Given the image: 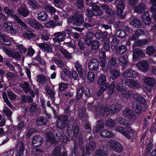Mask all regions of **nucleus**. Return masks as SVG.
I'll use <instances>...</instances> for the list:
<instances>
[{
	"instance_id": "f257e3e1",
	"label": "nucleus",
	"mask_w": 156,
	"mask_h": 156,
	"mask_svg": "<svg viewBox=\"0 0 156 156\" xmlns=\"http://www.w3.org/2000/svg\"><path fill=\"white\" fill-rule=\"evenodd\" d=\"M92 103H89L88 107L90 110H92L97 114H100L104 115H107L109 114V107L108 105L103 106L101 103H98L94 106V109L92 108Z\"/></svg>"
},
{
	"instance_id": "f03ea898",
	"label": "nucleus",
	"mask_w": 156,
	"mask_h": 156,
	"mask_svg": "<svg viewBox=\"0 0 156 156\" xmlns=\"http://www.w3.org/2000/svg\"><path fill=\"white\" fill-rule=\"evenodd\" d=\"M51 108L56 118H58L57 126V127L59 129H63L66 125L68 118L66 116L61 115L58 117L56 113V110L52 107Z\"/></svg>"
},
{
	"instance_id": "7ed1b4c3",
	"label": "nucleus",
	"mask_w": 156,
	"mask_h": 156,
	"mask_svg": "<svg viewBox=\"0 0 156 156\" xmlns=\"http://www.w3.org/2000/svg\"><path fill=\"white\" fill-rule=\"evenodd\" d=\"M4 11L5 13L8 15L12 18H14L17 22L20 25L24 27H27L26 24L23 22L16 15L13 14V12L10 10L8 7H6L4 8Z\"/></svg>"
},
{
	"instance_id": "20e7f679",
	"label": "nucleus",
	"mask_w": 156,
	"mask_h": 156,
	"mask_svg": "<svg viewBox=\"0 0 156 156\" xmlns=\"http://www.w3.org/2000/svg\"><path fill=\"white\" fill-rule=\"evenodd\" d=\"M107 145L110 148L118 152H120L122 151V148L121 144L114 140L108 141L107 143Z\"/></svg>"
},
{
	"instance_id": "39448f33",
	"label": "nucleus",
	"mask_w": 156,
	"mask_h": 156,
	"mask_svg": "<svg viewBox=\"0 0 156 156\" xmlns=\"http://www.w3.org/2000/svg\"><path fill=\"white\" fill-rule=\"evenodd\" d=\"M57 138H55L53 134L51 133H49L46 135V138L47 144L49 145L51 144L55 143L57 142L59 140L61 137V134L60 133L56 134Z\"/></svg>"
},
{
	"instance_id": "423d86ee",
	"label": "nucleus",
	"mask_w": 156,
	"mask_h": 156,
	"mask_svg": "<svg viewBox=\"0 0 156 156\" xmlns=\"http://www.w3.org/2000/svg\"><path fill=\"white\" fill-rule=\"evenodd\" d=\"M53 35L56 37L53 38V41L54 43H60L63 41L66 34L65 32H59L55 33Z\"/></svg>"
},
{
	"instance_id": "0eeeda50",
	"label": "nucleus",
	"mask_w": 156,
	"mask_h": 156,
	"mask_svg": "<svg viewBox=\"0 0 156 156\" xmlns=\"http://www.w3.org/2000/svg\"><path fill=\"white\" fill-rule=\"evenodd\" d=\"M125 82L128 86L134 89H137L141 87L140 84L137 80L127 79L125 80Z\"/></svg>"
},
{
	"instance_id": "6e6552de",
	"label": "nucleus",
	"mask_w": 156,
	"mask_h": 156,
	"mask_svg": "<svg viewBox=\"0 0 156 156\" xmlns=\"http://www.w3.org/2000/svg\"><path fill=\"white\" fill-rule=\"evenodd\" d=\"M3 26L8 32L12 36L15 35L16 30L13 27L11 22H6L4 23Z\"/></svg>"
},
{
	"instance_id": "1a4fd4ad",
	"label": "nucleus",
	"mask_w": 156,
	"mask_h": 156,
	"mask_svg": "<svg viewBox=\"0 0 156 156\" xmlns=\"http://www.w3.org/2000/svg\"><path fill=\"white\" fill-rule=\"evenodd\" d=\"M123 115L132 121L135 120L136 117L133 113L132 110L129 108L125 109L122 112Z\"/></svg>"
},
{
	"instance_id": "9d476101",
	"label": "nucleus",
	"mask_w": 156,
	"mask_h": 156,
	"mask_svg": "<svg viewBox=\"0 0 156 156\" xmlns=\"http://www.w3.org/2000/svg\"><path fill=\"white\" fill-rule=\"evenodd\" d=\"M89 69L93 70H98L99 69V62L96 59H91L88 63Z\"/></svg>"
},
{
	"instance_id": "9b49d317",
	"label": "nucleus",
	"mask_w": 156,
	"mask_h": 156,
	"mask_svg": "<svg viewBox=\"0 0 156 156\" xmlns=\"http://www.w3.org/2000/svg\"><path fill=\"white\" fill-rule=\"evenodd\" d=\"M138 75V73L135 70L129 69L124 72L123 76L124 77L136 78Z\"/></svg>"
},
{
	"instance_id": "f8f14e48",
	"label": "nucleus",
	"mask_w": 156,
	"mask_h": 156,
	"mask_svg": "<svg viewBox=\"0 0 156 156\" xmlns=\"http://www.w3.org/2000/svg\"><path fill=\"white\" fill-rule=\"evenodd\" d=\"M96 144L95 142L91 141L87 143L86 145V154L85 156H88L96 148Z\"/></svg>"
},
{
	"instance_id": "ddd939ff",
	"label": "nucleus",
	"mask_w": 156,
	"mask_h": 156,
	"mask_svg": "<svg viewBox=\"0 0 156 156\" xmlns=\"http://www.w3.org/2000/svg\"><path fill=\"white\" fill-rule=\"evenodd\" d=\"M136 66L139 69L144 72L147 71L148 70L149 67L148 62L144 61L137 63Z\"/></svg>"
},
{
	"instance_id": "4468645a",
	"label": "nucleus",
	"mask_w": 156,
	"mask_h": 156,
	"mask_svg": "<svg viewBox=\"0 0 156 156\" xmlns=\"http://www.w3.org/2000/svg\"><path fill=\"white\" fill-rule=\"evenodd\" d=\"M55 50H59L66 59H69L72 58V54L69 53L67 50L64 49L62 47L58 45L55 48Z\"/></svg>"
},
{
	"instance_id": "2eb2a0df",
	"label": "nucleus",
	"mask_w": 156,
	"mask_h": 156,
	"mask_svg": "<svg viewBox=\"0 0 156 156\" xmlns=\"http://www.w3.org/2000/svg\"><path fill=\"white\" fill-rule=\"evenodd\" d=\"M37 45L41 49L47 53H51L52 52V47L51 45L42 43L37 44Z\"/></svg>"
},
{
	"instance_id": "dca6fc26",
	"label": "nucleus",
	"mask_w": 156,
	"mask_h": 156,
	"mask_svg": "<svg viewBox=\"0 0 156 156\" xmlns=\"http://www.w3.org/2000/svg\"><path fill=\"white\" fill-rule=\"evenodd\" d=\"M94 34L92 32H89L86 34L84 39L85 44L89 46L93 43Z\"/></svg>"
},
{
	"instance_id": "f3484780",
	"label": "nucleus",
	"mask_w": 156,
	"mask_h": 156,
	"mask_svg": "<svg viewBox=\"0 0 156 156\" xmlns=\"http://www.w3.org/2000/svg\"><path fill=\"white\" fill-rule=\"evenodd\" d=\"M74 16V24L76 26H79L82 24L83 21V16L78 12H76Z\"/></svg>"
},
{
	"instance_id": "a211bd4d",
	"label": "nucleus",
	"mask_w": 156,
	"mask_h": 156,
	"mask_svg": "<svg viewBox=\"0 0 156 156\" xmlns=\"http://www.w3.org/2000/svg\"><path fill=\"white\" fill-rule=\"evenodd\" d=\"M90 6L92 7V9L94 12V15L98 16L102 15L103 11L100 9L99 7L95 4L94 3L91 2L90 3Z\"/></svg>"
},
{
	"instance_id": "6ab92c4d",
	"label": "nucleus",
	"mask_w": 156,
	"mask_h": 156,
	"mask_svg": "<svg viewBox=\"0 0 156 156\" xmlns=\"http://www.w3.org/2000/svg\"><path fill=\"white\" fill-rule=\"evenodd\" d=\"M13 41V39L6 34L4 35L2 38L0 39V42L7 45H11L12 42Z\"/></svg>"
},
{
	"instance_id": "aec40b11",
	"label": "nucleus",
	"mask_w": 156,
	"mask_h": 156,
	"mask_svg": "<svg viewBox=\"0 0 156 156\" xmlns=\"http://www.w3.org/2000/svg\"><path fill=\"white\" fill-rule=\"evenodd\" d=\"M110 76L112 80H115L119 77L120 72V71L114 68L110 67Z\"/></svg>"
},
{
	"instance_id": "412c9836",
	"label": "nucleus",
	"mask_w": 156,
	"mask_h": 156,
	"mask_svg": "<svg viewBox=\"0 0 156 156\" xmlns=\"http://www.w3.org/2000/svg\"><path fill=\"white\" fill-rule=\"evenodd\" d=\"M43 141V140L41 136H34L32 139V144L34 147H38L40 146Z\"/></svg>"
},
{
	"instance_id": "4be33fe9",
	"label": "nucleus",
	"mask_w": 156,
	"mask_h": 156,
	"mask_svg": "<svg viewBox=\"0 0 156 156\" xmlns=\"http://www.w3.org/2000/svg\"><path fill=\"white\" fill-rule=\"evenodd\" d=\"M144 55V52L138 48H136L133 51V57L135 59H137Z\"/></svg>"
},
{
	"instance_id": "5701e85b",
	"label": "nucleus",
	"mask_w": 156,
	"mask_h": 156,
	"mask_svg": "<svg viewBox=\"0 0 156 156\" xmlns=\"http://www.w3.org/2000/svg\"><path fill=\"white\" fill-rule=\"evenodd\" d=\"M144 82L147 85L151 86H154L155 85V80L153 77L146 76L143 80Z\"/></svg>"
},
{
	"instance_id": "b1692460",
	"label": "nucleus",
	"mask_w": 156,
	"mask_h": 156,
	"mask_svg": "<svg viewBox=\"0 0 156 156\" xmlns=\"http://www.w3.org/2000/svg\"><path fill=\"white\" fill-rule=\"evenodd\" d=\"M74 66L80 77L82 78H83L82 66L81 64L78 61H76L74 63Z\"/></svg>"
},
{
	"instance_id": "393cba45",
	"label": "nucleus",
	"mask_w": 156,
	"mask_h": 156,
	"mask_svg": "<svg viewBox=\"0 0 156 156\" xmlns=\"http://www.w3.org/2000/svg\"><path fill=\"white\" fill-rule=\"evenodd\" d=\"M116 119L119 124H123L127 128H130V122L124 118L119 117L116 118Z\"/></svg>"
},
{
	"instance_id": "a878e982",
	"label": "nucleus",
	"mask_w": 156,
	"mask_h": 156,
	"mask_svg": "<svg viewBox=\"0 0 156 156\" xmlns=\"http://www.w3.org/2000/svg\"><path fill=\"white\" fill-rule=\"evenodd\" d=\"M106 76L103 74H101L99 76L98 80V84L101 87H103L104 85H106L107 88L109 83H106Z\"/></svg>"
},
{
	"instance_id": "bb28decb",
	"label": "nucleus",
	"mask_w": 156,
	"mask_h": 156,
	"mask_svg": "<svg viewBox=\"0 0 156 156\" xmlns=\"http://www.w3.org/2000/svg\"><path fill=\"white\" fill-rule=\"evenodd\" d=\"M133 98L141 104H144L146 103V100L139 94L136 93L133 94Z\"/></svg>"
},
{
	"instance_id": "cd10ccee",
	"label": "nucleus",
	"mask_w": 156,
	"mask_h": 156,
	"mask_svg": "<svg viewBox=\"0 0 156 156\" xmlns=\"http://www.w3.org/2000/svg\"><path fill=\"white\" fill-rule=\"evenodd\" d=\"M150 2L153 6L151 8L150 12L153 13L152 15L153 17L155 20H156V0H151Z\"/></svg>"
},
{
	"instance_id": "c85d7f7f",
	"label": "nucleus",
	"mask_w": 156,
	"mask_h": 156,
	"mask_svg": "<svg viewBox=\"0 0 156 156\" xmlns=\"http://www.w3.org/2000/svg\"><path fill=\"white\" fill-rule=\"evenodd\" d=\"M145 4L142 3L136 7L134 10L136 12L138 13H141L145 11Z\"/></svg>"
},
{
	"instance_id": "c756f323",
	"label": "nucleus",
	"mask_w": 156,
	"mask_h": 156,
	"mask_svg": "<svg viewBox=\"0 0 156 156\" xmlns=\"http://www.w3.org/2000/svg\"><path fill=\"white\" fill-rule=\"evenodd\" d=\"M100 134L102 137H103L109 138L114 136V133L106 129H104L102 131Z\"/></svg>"
},
{
	"instance_id": "7c9ffc66",
	"label": "nucleus",
	"mask_w": 156,
	"mask_h": 156,
	"mask_svg": "<svg viewBox=\"0 0 156 156\" xmlns=\"http://www.w3.org/2000/svg\"><path fill=\"white\" fill-rule=\"evenodd\" d=\"M142 18L143 22L146 25H148L151 22V20L150 18L149 14L148 11H146L142 15Z\"/></svg>"
},
{
	"instance_id": "2f4dec72",
	"label": "nucleus",
	"mask_w": 156,
	"mask_h": 156,
	"mask_svg": "<svg viewBox=\"0 0 156 156\" xmlns=\"http://www.w3.org/2000/svg\"><path fill=\"white\" fill-rule=\"evenodd\" d=\"M132 107L133 110L136 113H139L142 112V109L141 106L136 102L133 103Z\"/></svg>"
},
{
	"instance_id": "473e14b6",
	"label": "nucleus",
	"mask_w": 156,
	"mask_h": 156,
	"mask_svg": "<svg viewBox=\"0 0 156 156\" xmlns=\"http://www.w3.org/2000/svg\"><path fill=\"white\" fill-rule=\"evenodd\" d=\"M128 56L127 55H124L119 57L118 59L119 63L122 66L127 64L128 63Z\"/></svg>"
},
{
	"instance_id": "72a5a7b5",
	"label": "nucleus",
	"mask_w": 156,
	"mask_h": 156,
	"mask_svg": "<svg viewBox=\"0 0 156 156\" xmlns=\"http://www.w3.org/2000/svg\"><path fill=\"white\" fill-rule=\"evenodd\" d=\"M125 8V5L122 1H120L117 6V13L121 15L123 12Z\"/></svg>"
},
{
	"instance_id": "f704fd0d",
	"label": "nucleus",
	"mask_w": 156,
	"mask_h": 156,
	"mask_svg": "<svg viewBox=\"0 0 156 156\" xmlns=\"http://www.w3.org/2000/svg\"><path fill=\"white\" fill-rule=\"evenodd\" d=\"M122 108V106L120 104L115 103L111 106L110 110L113 112H119Z\"/></svg>"
},
{
	"instance_id": "c9c22d12",
	"label": "nucleus",
	"mask_w": 156,
	"mask_h": 156,
	"mask_svg": "<svg viewBox=\"0 0 156 156\" xmlns=\"http://www.w3.org/2000/svg\"><path fill=\"white\" fill-rule=\"evenodd\" d=\"M60 152V148L59 147H57L54 150L52 156H67L66 152H64L62 154H61Z\"/></svg>"
},
{
	"instance_id": "e433bc0d",
	"label": "nucleus",
	"mask_w": 156,
	"mask_h": 156,
	"mask_svg": "<svg viewBox=\"0 0 156 156\" xmlns=\"http://www.w3.org/2000/svg\"><path fill=\"white\" fill-rule=\"evenodd\" d=\"M109 64V61L105 60L104 59H102L100 63V65L102 67L104 72L107 71L108 67Z\"/></svg>"
},
{
	"instance_id": "4c0bfd02",
	"label": "nucleus",
	"mask_w": 156,
	"mask_h": 156,
	"mask_svg": "<svg viewBox=\"0 0 156 156\" xmlns=\"http://www.w3.org/2000/svg\"><path fill=\"white\" fill-rule=\"evenodd\" d=\"M127 47L125 45H122L116 48L117 53L119 55H122L127 50Z\"/></svg>"
},
{
	"instance_id": "58836bf2",
	"label": "nucleus",
	"mask_w": 156,
	"mask_h": 156,
	"mask_svg": "<svg viewBox=\"0 0 156 156\" xmlns=\"http://www.w3.org/2000/svg\"><path fill=\"white\" fill-rule=\"evenodd\" d=\"M34 31H27L24 32L23 37L28 39H30L32 37L35 36Z\"/></svg>"
},
{
	"instance_id": "ea45409f",
	"label": "nucleus",
	"mask_w": 156,
	"mask_h": 156,
	"mask_svg": "<svg viewBox=\"0 0 156 156\" xmlns=\"http://www.w3.org/2000/svg\"><path fill=\"white\" fill-rule=\"evenodd\" d=\"M147 53L149 55L153 54V56L156 57V50L152 46H149L147 47L146 50Z\"/></svg>"
},
{
	"instance_id": "a19ab883",
	"label": "nucleus",
	"mask_w": 156,
	"mask_h": 156,
	"mask_svg": "<svg viewBox=\"0 0 156 156\" xmlns=\"http://www.w3.org/2000/svg\"><path fill=\"white\" fill-rule=\"evenodd\" d=\"M130 23L134 27L139 28L141 26L142 22L137 19H135L131 21Z\"/></svg>"
},
{
	"instance_id": "79ce46f5",
	"label": "nucleus",
	"mask_w": 156,
	"mask_h": 156,
	"mask_svg": "<svg viewBox=\"0 0 156 156\" xmlns=\"http://www.w3.org/2000/svg\"><path fill=\"white\" fill-rule=\"evenodd\" d=\"M125 129L121 126L118 127L116 129V131L121 133L123 135L128 138H130L131 136L129 133H126L124 131Z\"/></svg>"
},
{
	"instance_id": "37998d69",
	"label": "nucleus",
	"mask_w": 156,
	"mask_h": 156,
	"mask_svg": "<svg viewBox=\"0 0 156 156\" xmlns=\"http://www.w3.org/2000/svg\"><path fill=\"white\" fill-rule=\"evenodd\" d=\"M50 37L49 33L47 30H44L41 35V39L45 41H48Z\"/></svg>"
},
{
	"instance_id": "c03bdc74",
	"label": "nucleus",
	"mask_w": 156,
	"mask_h": 156,
	"mask_svg": "<svg viewBox=\"0 0 156 156\" xmlns=\"http://www.w3.org/2000/svg\"><path fill=\"white\" fill-rule=\"evenodd\" d=\"M84 92V88L83 87H81L78 89L77 92L76 99L79 101L82 98Z\"/></svg>"
},
{
	"instance_id": "a18cd8bd",
	"label": "nucleus",
	"mask_w": 156,
	"mask_h": 156,
	"mask_svg": "<svg viewBox=\"0 0 156 156\" xmlns=\"http://www.w3.org/2000/svg\"><path fill=\"white\" fill-rule=\"evenodd\" d=\"M18 11L20 15L24 17L28 16L29 12L28 11L24 8L21 7L18 9Z\"/></svg>"
},
{
	"instance_id": "49530a36",
	"label": "nucleus",
	"mask_w": 156,
	"mask_h": 156,
	"mask_svg": "<svg viewBox=\"0 0 156 156\" xmlns=\"http://www.w3.org/2000/svg\"><path fill=\"white\" fill-rule=\"evenodd\" d=\"M18 146L19 148V156H21L23 154V153L25 149L24 144L22 142L20 141L18 144Z\"/></svg>"
},
{
	"instance_id": "de8ad7c7",
	"label": "nucleus",
	"mask_w": 156,
	"mask_h": 156,
	"mask_svg": "<svg viewBox=\"0 0 156 156\" xmlns=\"http://www.w3.org/2000/svg\"><path fill=\"white\" fill-rule=\"evenodd\" d=\"M47 17L48 16L44 11L41 12L38 14V18L40 20L45 21L46 20Z\"/></svg>"
},
{
	"instance_id": "09e8293b",
	"label": "nucleus",
	"mask_w": 156,
	"mask_h": 156,
	"mask_svg": "<svg viewBox=\"0 0 156 156\" xmlns=\"http://www.w3.org/2000/svg\"><path fill=\"white\" fill-rule=\"evenodd\" d=\"M45 9L46 11L49 12L52 15V14H54L56 12L55 9L50 5H46Z\"/></svg>"
},
{
	"instance_id": "8fccbe9b",
	"label": "nucleus",
	"mask_w": 156,
	"mask_h": 156,
	"mask_svg": "<svg viewBox=\"0 0 156 156\" xmlns=\"http://www.w3.org/2000/svg\"><path fill=\"white\" fill-rule=\"evenodd\" d=\"M47 119L44 117L38 118L36 120L37 124L39 126L45 125L46 124Z\"/></svg>"
},
{
	"instance_id": "3c124183",
	"label": "nucleus",
	"mask_w": 156,
	"mask_h": 156,
	"mask_svg": "<svg viewBox=\"0 0 156 156\" xmlns=\"http://www.w3.org/2000/svg\"><path fill=\"white\" fill-rule=\"evenodd\" d=\"M53 60L55 64L60 68H63L66 65V64L60 59H53Z\"/></svg>"
},
{
	"instance_id": "603ef678",
	"label": "nucleus",
	"mask_w": 156,
	"mask_h": 156,
	"mask_svg": "<svg viewBox=\"0 0 156 156\" xmlns=\"http://www.w3.org/2000/svg\"><path fill=\"white\" fill-rule=\"evenodd\" d=\"M87 79L90 82H93L95 79L94 73L91 71L88 72L87 74Z\"/></svg>"
},
{
	"instance_id": "864d4df0",
	"label": "nucleus",
	"mask_w": 156,
	"mask_h": 156,
	"mask_svg": "<svg viewBox=\"0 0 156 156\" xmlns=\"http://www.w3.org/2000/svg\"><path fill=\"white\" fill-rule=\"evenodd\" d=\"M29 153L32 154H39L42 152L41 151L37 148H31L29 150Z\"/></svg>"
},
{
	"instance_id": "5fc2aeb1",
	"label": "nucleus",
	"mask_w": 156,
	"mask_h": 156,
	"mask_svg": "<svg viewBox=\"0 0 156 156\" xmlns=\"http://www.w3.org/2000/svg\"><path fill=\"white\" fill-rule=\"evenodd\" d=\"M133 92L131 91H124L122 93V96L123 98H129L131 97L132 95H133Z\"/></svg>"
},
{
	"instance_id": "6e6d98bb",
	"label": "nucleus",
	"mask_w": 156,
	"mask_h": 156,
	"mask_svg": "<svg viewBox=\"0 0 156 156\" xmlns=\"http://www.w3.org/2000/svg\"><path fill=\"white\" fill-rule=\"evenodd\" d=\"M21 87L26 92H29L31 89L30 84L27 82H25L23 83L22 84Z\"/></svg>"
},
{
	"instance_id": "4d7b16f0",
	"label": "nucleus",
	"mask_w": 156,
	"mask_h": 156,
	"mask_svg": "<svg viewBox=\"0 0 156 156\" xmlns=\"http://www.w3.org/2000/svg\"><path fill=\"white\" fill-rule=\"evenodd\" d=\"M153 139L151 138L149 143L147 145L146 149V153L149 152L152 149V147L153 145Z\"/></svg>"
},
{
	"instance_id": "13d9d810",
	"label": "nucleus",
	"mask_w": 156,
	"mask_h": 156,
	"mask_svg": "<svg viewBox=\"0 0 156 156\" xmlns=\"http://www.w3.org/2000/svg\"><path fill=\"white\" fill-rule=\"evenodd\" d=\"M93 156H108L105 151L101 149H99L97 151L94 155Z\"/></svg>"
},
{
	"instance_id": "bf43d9fd",
	"label": "nucleus",
	"mask_w": 156,
	"mask_h": 156,
	"mask_svg": "<svg viewBox=\"0 0 156 156\" xmlns=\"http://www.w3.org/2000/svg\"><path fill=\"white\" fill-rule=\"evenodd\" d=\"M10 57L12 58L15 59L16 60H19L21 57V55L18 52L13 51L10 56Z\"/></svg>"
},
{
	"instance_id": "052dcab7",
	"label": "nucleus",
	"mask_w": 156,
	"mask_h": 156,
	"mask_svg": "<svg viewBox=\"0 0 156 156\" xmlns=\"http://www.w3.org/2000/svg\"><path fill=\"white\" fill-rule=\"evenodd\" d=\"M148 43V41L146 39L140 40L135 42L134 44L137 46H142Z\"/></svg>"
},
{
	"instance_id": "680f3d73",
	"label": "nucleus",
	"mask_w": 156,
	"mask_h": 156,
	"mask_svg": "<svg viewBox=\"0 0 156 156\" xmlns=\"http://www.w3.org/2000/svg\"><path fill=\"white\" fill-rule=\"evenodd\" d=\"M126 35L125 31L122 30H117L116 31V37L122 38H124Z\"/></svg>"
},
{
	"instance_id": "e2e57ef3",
	"label": "nucleus",
	"mask_w": 156,
	"mask_h": 156,
	"mask_svg": "<svg viewBox=\"0 0 156 156\" xmlns=\"http://www.w3.org/2000/svg\"><path fill=\"white\" fill-rule=\"evenodd\" d=\"M115 82H112L108 87V93L110 95H112L113 93L115 88Z\"/></svg>"
},
{
	"instance_id": "0e129e2a",
	"label": "nucleus",
	"mask_w": 156,
	"mask_h": 156,
	"mask_svg": "<svg viewBox=\"0 0 156 156\" xmlns=\"http://www.w3.org/2000/svg\"><path fill=\"white\" fill-rule=\"evenodd\" d=\"M116 124V121L112 119L108 120L106 123V126L110 127H112L115 126Z\"/></svg>"
},
{
	"instance_id": "69168bd1",
	"label": "nucleus",
	"mask_w": 156,
	"mask_h": 156,
	"mask_svg": "<svg viewBox=\"0 0 156 156\" xmlns=\"http://www.w3.org/2000/svg\"><path fill=\"white\" fill-rule=\"evenodd\" d=\"M104 128V124L103 122L100 120L97 122V124L96 127V131H98L99 129H103Z\"/></svg>"
},
{
	"instance_id": "338daca9",
	"label": "nucleus",
	"mask_w": 156,
	"mask_h": 156,
	"mask_svg": "<svg viewBox=\"0 0 156 156\" xmlns=\"http://www.w3.org/2000/svg\"><path fill=\"white\" fill-rule=\"evenodd\" d=\"M100 44L97 41H94L92 43L91 46V48L92 50L96 49L100 46Z\"/></svg>"
},
{
	"instance_id": "774afa93",
	"label": "nucleus",
	"mask_w": 156,
	"mask_h": 156,
	"mask_svg": "<svg viewBox=\"0 0 156 156\" xmlns=\"http://www.w3.org/2000/svg\"><path fill=\"white\" fill-rule=\"evenodd\" d=\"M68 86L67 83H61L59 84L58 89L60 91H62L65 90Z\"/></svg>"
}]
</instances>
